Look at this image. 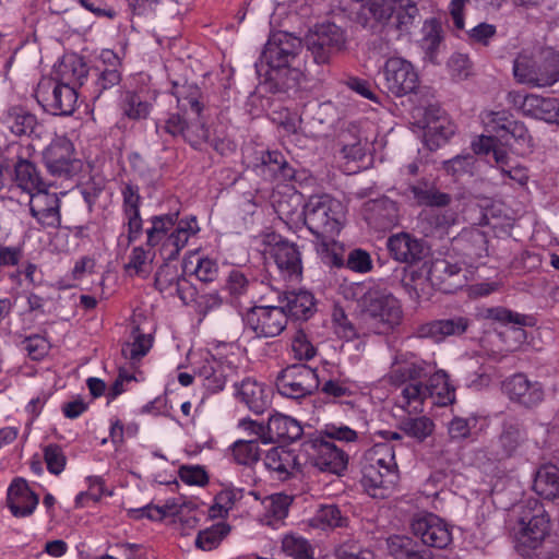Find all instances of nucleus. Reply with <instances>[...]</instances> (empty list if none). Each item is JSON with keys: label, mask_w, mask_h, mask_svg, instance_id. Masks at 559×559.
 <instances>
[{"label": "nucleus", "mask_w": 559, "mask_h": 559, "mask_svg": "<svg viewBox=\"0 0 559 559\" xmlns=\"http://www.w3.org/2000/svg\"><path fill=\"white\" fill-rule=\"evenodd\" d=\"M515 511L518 519L512 527L514 548L521 556L531 557L549 535V515L544 506L535 499L519 504Z\"/></svg>", "instance_id": "nucleus-1"}, {"label": "nucleus", "mask_w": 559, "mask_h": 559, "mask_svg": "<svg viewBox=\"0 0 559 559\" xmlns=\"http://www.w3.org/2000/svg\"><path fill=\"white\" fill-rule=\"evenodd\" d=\"M305 224L318 238L333 237L341 229L344 209L330 195L310 197L304 207Z\"/></svg>", "instance_id": "nucleus-2"}, {"label": "nucleus", "mask_w": 559, "mask_h": 559, "mask_svg": "<svg viewBox=\"0 0 559 559\" xmlns=\"http://www.w3.org/2000/svg\"><path fill=\"white\" fill-rule=\"evenodd\" d=\"M307 50L317 64H328L347 48L346 31L333 22L316 24L305 37Z\"/></svg>", "instance_id": "nucleus-3"}, {"label": "nucleus", "mask_w": 559, "mask_h": 559, "mask_svg": "<svg viewBox=\"0 0 559 559\" xmlns=\"http://www.w3.org/2000/svg\"><path fill=\"white\" fill-rule=\"evenodd\" d=\"M361 318L377 334H385L400 324L402 309L392 295L370 292L361 302Z\"/></svg>", "instance_id": "nucleus-4"}, {"label": "nucleus", "mask_w": 559, "mask_h": 559, "mask_svg": "<svg viewBox=\"0 0 559 559\" xmlns=\"http://www.w3.org/2000/svg\"><path fill=\"white\" fill-rule=\"evenodd\" d=\"M174 95L177 99L179 108L185 112H190L194 117H190L187 121L186 128L182 133V138L190 143L193 147L200 146L202 143L209 140V129L201 119V112L204 108L200 102L201 92L198 86L194 85H174Z\"/></svg>", "instance_id": "nucleus-5"}, {"label": "nucleus", "mask_w": 559, "mask_h": 559, "mask_svg": "<svg viewBox=\"0 0 559 559\" xmlns=\"http://www.w3.org/2000/svg\"><path fill=\"white\" fill-rule=\"evenodd\" d=\"M513 74L522 84L551 86L559 79V53L550 51L540 60L520 57L514 61Z\"/></svg>", "instance_id": "nucleus-6"}, {"label": "nucleus", "mask_w": 559, "mask_h": 559, "mask_svg": "<svg viewBox=\"0 0 559 559\" xmlns=\"http://www.w3.org/2000/svg\"><path fill=\"white\" fill-rule=\"evenodd\" d=\"M319 376L316 369L305 364L289 365L276 377L275 385L278 393L288 399H304L319 388Z\"/></svg>", "instance_id": "nucleus-7"}, {"label": "nucleus", "mask_w": 559, "mask_h": 559, "mask_svg": "<svg viewBox=\"0 0 559 559\" xmlns=\"http://www.w3.org/2000/svg\"><path fill=\"white\" fill-rule=\"evenodd\" d=\"M35 97L47 111L60 116L72 115L78 102L74 85L59 83L52 79H43L38 83Z\"/></svg>", "instance_id": "nucleus-8"}, {"label": "nucleus", "mask_w": 559, "mask_h": 559, "mask_svg": "<svg viewBox=\"0 0 559 559\" xmlns=\"http://www.w3.org/2000/svg\"><path fill=\"white\" fill-rule=\"evenodd\" d=\"M243 321L246 328L251 330L257 337H275L285 330L287 314L276 302L250 308Z\"/></svg>", "instance_id": "nucleus-9"}, {"label": "nucleus", "mask_w": 559, "mask_h": 559, "mask_svg": "<svg viewBox=\"0 0 559 559\" xmlns=\"http://www.w3.org/2000/svg\"><path fill=\"white\" fill-rule=\"evenodd\" d=\"M383 90L395 97H402L416 91L418 74L413 64L400 57L389 58L382 68Z\"/></svg>", "instance_id": "nucleus-10"}, {"label": "nucleus", "mask_w": 559, "mask_h": 559, "mask_svg": "<svg viewBox=\"0 0 559 559\" xmlns=\"http://www.w3.org/2000/svg\"><path fill=\"white\" fill-rule=\"evenodd\" d=\"M300 49V38L287 32L274 33L267 40L260 61L255 63L257 73L262 75L265 64H276L278 67V64L293 63Z\"/></svg>", "instance_id": "nucleus-11"}, {"label": "nucleus", "mask_w": 559, "mask_h": 559, "mask_svg": "<svg viewBox=\"0 0 559 559\" xmlns=\"http://www.w3.org/2000/svg\"><path fill=\"white\" fill-rule=\"evenodd\" d=\"M313 465L322 472L341 475L347 467L348 455L323 436L311 439L306 444Z\"/></svg>", "instance_id": "nucleus-12"}, {"label": "nucleus", "mask_w": 559, "mask_h": 559, "mask_svg": "<svg viewBox=\"0 0 559 559\" xmlns=\"http://www.w3.org/2000/svg\"><path fill=\"white\" fill-rule=\"evenodd\" d=\"M265 242L270 246L266 251L274 259L276 266L284 277L298 278L302 272L301 254L298 247L275 234H267Z\"/></svg>", "instance_id": "nucleus-13"}, {"label": "nucleus", "mask_w": 559, "mask_h": 559, "mask_svg": "<svg viewBox=\"0 0 559 559\" xmlns=\"http://www.w3.org/2000/svg\"><path fill=\"white\" fill-rule=\"evenodd\" d=\"M73 154V144L66 138H58L45 148L43 158L51 175L70 177L80 168V160Z\"/></svg>", "instance_id": "nucleus-14"}, {"label": "nucleus", "mask_w": 559, "mask_h": 559, "mask_svg": "<svg viewBox=\"0 0 559 559\" xmlns=\"http://www.w3.org/2000/svg\"><path fill=\"white\" fill-rule=\"evenodd\" d=\"M29 213L44 228L61 226L60 199L45 187L31 194Z\"/></svg>", "instance_id": "nucleus-15"}, {"label": "nucleus", "mask_w": 559, "mask_h": 559, "mask_svg": "<svg viewBox=\"0 0 559 559\" xmlns=\"http://www.w3.org/2000/svg\"><path fill=\"white\" fill-rule=\"evenodd\" d=\"M412 531L421 539L424 545L429 547L444 549L452 542L449 525L435 514H427L414 520Z\"/></svg>", "instance_id": "nucleus-16"}, {"label": "nucleus", "mask_w": 559, "mask_h": 559, "mask_svg": "<svg viewBox=\"0 0 559 559\" xmlns=\"http://www.w3.org/2000/svg\"><path fill=\"white\" fill-rule=\"evenodd\" d=\"M424 142L430 151H435L455 133V126L439 107L429 106L425 110Z\"/></svg>", "instance_id": "nucleus-17"}, {"label": "nucleus", "mask_w": 559, "mask_h": 559, "mask_svg": "<svg viewBox=\"0 0 559 559\" xmlns=\"http://www.w3.org/2000/svg\"><path fill=\"white\" fill-rule=\"evenodd\" d=\"M386 247L394 260L407 264H415L429 254V247L426 242L407 233L389 237Z\"/></svg>", "instance_id": "nucleus-18"}, {"label": "nucleus", "mask_w": 559, "mask_h": 559, "mask_svg": "<svg viewBox=\"0 0 559 559\" xmlns=\"http://www.w3.org/2000/svg\"><path fill=\"white\" fill-rule=\"evenodd\" d=\"M503 392L525 407H534L544 400V390L539 382H531L523 373H516L502 383Z\"/></svg>", "instance_id": "nucleus-19"}, {"label": "nucleus", "mask_w": 559, "mask_h": 559, "mask_svg": "<svg viewBox=\"0 0 559 559\" xmlns=\"http://www.w3.org/2000/svg\"><path fill=\"white\" fill-rule=\"evenodd\" d=\"M469 324L471 321L468 318L454 316L420 324L416 328L415 335L419 338H430L435 342H442L449 336L463 335Z\"/></svg>", "instance_id": "nucleus-20"}, {"label": "nucleus", "mask_w": 559, "mask_h": 559, "mask_svg": "<svg viewBox=\"0 0 559 559\" xmlns=\"http://www.w3.org/2000/svg\"><path fill=\"white\" fill-rule=\"evenodd\" d=\"M365 218L377 230H389L400 222L399 205L395 201L382 197L365 205Z\"/></svg>", "instance_id": "nucleus-21"}, {"label": "nucleus", "mask_w": 559, "mask_h": 559, "mask_svg": "<svg viewBox=\"0 0 559 559\" xmlns=\"http://www.w3.org/2000/svg\"><path fill=\"white\" fill-rule=\"evenodd\" d=\"M361 484L367 492L377 498L385 497L399 481V471L379 467L373 464H362Z\"/></svg>", "instance_id": "nucleus-22"}, {"label": "nucleus", "mask_w": 559, "mask_h": 559, "mask_svg": "<svg viewBox=\"0 0 559 559\" xmlns=\"http://www.w3.org/2000/svg\"><path fill=\"white\" fill-rule=\"evenodd\" d=\"M301 73L293 63L287 66L265 64L261 78H264L265 90L269 93H287L290 90H296L299 83Z\"/></svg>", "instance_id": "nucleus-23"}, {"label": "nucleus", "mask_w": 559, "mask_h": 559, "mask_svg": "<svg viewBox=\"0 0 559 559\" xmlns=\"http://www.w3.org/2000/svg\"><path fill=\"white\" fill-rule=\"evenodd\" d=\"M277 305L283 307L287 319L306 321L316 311L314 297L307 290L277 293Z\"/></svg>", "instance_id": "nucleus-24"}, {"label": "nucleus", "mask_w": 559, "mask_h": 559, "mask_svg": "<svg viewBox=\"0 0 559 559\" xmlns=\"http://www.w3.org/2000/svg\"><path fill=\"white\" fill-rule=\"evenodd\" d=\"M38 496L34 493L25 479H14L7 495V506L15 518L31 515L38 504Z\"/></svg>", "instance_id": "nucleus-25"}, {"label": "nucleus", "mask_w": 559, "mask_h": 559, "mask_svg": "<svg viewBox=\"0 0 559 559\" xmlns=\"http://www.w3.org/2000/svg\"><path fill=\"white\" fill-rule=\"evenodd\" d=\"M462 267L445 259L432 261L427 280L430 284L443 293H453L462 283L459 281Z\"/></svg>", "instance_id": "nucleus-26"}, {"label": "nucleus", "mask_w": 559, "mask_h": 559, "mask_svg": "<svg viewBox=\"0 0 559 559\" xmlns=\"http://www.w3.org/2000/svg\"><path fill=\"white\" fill-rule=\"evenodd\" d=\"M265 467L276 475L280 480H286L295 473L300 472L298 455L284 447H274L264 457Z\"/></svg>", "instance_id": "nucleus-27"}, {"label": "nucleus", "mask_w": 559, "mask_h": 559, "mask_svg": "<svg viewBox=\"0 0 559 559\" xmlns=\"http://www.w3.org/2000/svg\"><path fill=\"white\" fill-rule=\"evenodd\" d=\"M526 440L527 433L523 424L516 420L504 421L498 438L497 459L503 460L516 455Z\"/></svg>", "instance_id": "nucleus-28"}, {"label": "nucleus", "mask_w": 559, "mask_h": 559, "mask_svg": "<svg viewBox=\"0 0 559 559\" xmlns=\"http://www.w3.org/2000/svg\"><path fill=\"white\" fill-rule=\"evenodd\" d=\"M257 169L264 179L287 181L295 178V169L278 151L262 153Z\"/></svg>", "instance_id": "nucleus-29"}, {"label": "nucleus", "mask_w": 559, "mask_h": 559, "mask_svg": "<svg viewBox=\"0 0 559 559\" xmlns=\"http://www.w3.org/2000/svg\"><path fill=\"white\" fill-rule=\"evenodd\" d=\"M302 436L300 424L286 415L276 414L269 418L266 442H293Z\"/></svg>", "instance_id": "nucleus-30"}, {"label": "nucleus", "mask_w": 559, "mask_h": 559, "mask_svg": "<svg viewBox=\"0 0 559 559\" xmlns=\"http://www.w3.org/2000/svg\"><path fill=\"white\" fill-rule=\"evenodd\" d=\"M19 188L29 192L37 191L45 187L36 166L26 158H23L15 151L13 153L12 179Z\"/></svg>", "instance_id": "nucleus-31"}, {"label": "nucleus", "mask_w": 559, "mask_h": 559, "mask_svg": "<svg viewBox=\"0 0 559 559\" xmlns=\"http://www.w3.org/2000/svg\"><path fill=\"white\" fill-rule=\"evenodd\" d=\"M121 193L123 197V212L128 218V238L129 241H134L142 233V218L140 216L141 197L139 188L127 183Z\"/></svg>", "instance_id": "nucleus-32"}, {"label": "nucleus", "mask_w": 559, "mask_h": 559, "mask_svg": "<svg viewBox=\"0 0 559 559\" xmlns=\"http://www.w3.org/2000/svg\"><path fill=\"white\" fill-rule=\"evenodd\" d=\"M521 109L525 116L546 122H555L559 116V100L555 97L531 94L523 98Z\"/></svg>", "instance_id": "nucleus-33"}, {"label": "nucleus", "mask_w": 559, "mask_h": 559, "mask_svg": "<svg viewBox=\"0 0 559 559\" xmlns=\"http://www.w3.org/2000/svg\"><path fill=\"white\" fill-rule=\"evenodd\" d=\"M431 372V367L426 362H404L394 365L388 373V382L395 386L408 383L423 382Z\"/></svg>", "instance_id": "nucleus-34"}, {"label": "nucleus", "mask_w": 559, "mask_h": 559, "mask_svg": "<svg viewBox=\"0 0 559 559\" xmlns=\"http://www.w3.org/2000/svg\"><path fill=\"white\" fill-rule=\"evenodd\" d=\"M389 554L394 559H432L431 551L405 535H393L386 539Z\"/></svg>", "instance_id": "nucleus-35"}, {"label": "nucleus", "mask_w": 559, "mask_h": 559, "mask_svg": "<svg viewBox=\"0 0 559 559\" xmlns=\"http://www.w3.org/2000/svg\"><path fill=\"white\" fill-rule=\"evenodd\" d=\"M413 200L419 206H448L452 197L448 193L441 192L435 183L428 180H419L408 187Z\"/></svg>", "instance_id": "nucleus-36"}, {"label": "nucleus", "mask_w": 559, "mask_h": 559, "mask_svg": "<svg viewBox=\"0 0 559 559\" xmlns=\"http://www.w3.org/2000/svg\"><path fill=\"white\" fill-rule=\"evenodd\" d=\"M198 230L199 228L194 217L190 221H179L177 227L163 243V251L166 254L165 259L168 261L177 259L190 236L197 234Z\"/></svg>", "instance_id": "nucleus-37"}, {"label": "nucleus", "mask_w": 559, "mask_h": 559, "mask_svg": "<svg viewBox=\"0 0 559 559\" xmlns=\"http://www.w3.org/2000/svg\"><path fill=\"white\" fill-rule=\"evenodd\" d=\"M238 395L247 407L255 413L262 414L271 404L270 395L263 384L252 379H246L238 389Z\"/></svg>", "instance_id": "nucleus-38"}, {"label": "nucleus", "mask_w": 559, "mask_h": 559, "mask_svg": "<svg viewBox=\"0 0 559 559\" xmlns=\"http://www.w3.org/2000/svg\"><path fill=\"white\" fill-rule=\"evenodd\" d=\"M533 489L545 499L559 498V468L555 465H544L538 468L533 481Z\"/></svg>", "instance_id": "nucleus-39"}, {"label": "nucleus", "mask_w": 559, "mask_h": 559, "mask_svg": "<svg viewBox=\"0 0 559 559\" xmlns=\"http://www.w3.org/2000/svg\"><path fill=\"white\" fill-rule=\"evenodd\" d=\"M340 154L347 162L362 160L366 156L367 141L362 143L356 129H348L338 136Z\"/></svg>", "instance_id": "nucleus-40"}, {"label": "nucleus", "mask_w": 559, "mask_h": 559, "mask_svg": "<svg viewBox=\"0 0 559 559\" xmlns=\"http://www.w3.org/2000/svg\"><path fill=\"white\" fill-rule=\"evenodd\" d=\"M427 382L424 383L429 390V397L437 395L438 403L441 405H447L453 403L455 400L454 388L449 383V376L445 371L439 370L427 377Z\"/></svg>", "instance_id": "nucleus-41"}, {"label": "nucleus", "mask_w": 559, "mask_h": 559, "mask_svg": "<svg viewBox=\"0 0 559 559\" xmlns=\"http://www.w3.org/2000/svg\"><path fill=\"white\" fill-rule=\"evenodd\" d=\"M4 123L13 134L22 136L34 132L37 119L35 115L23 108H12L8 111Z\"/></svg>", "instance_id": "nucleus-42"}, {"label": "nucleus", "mask_w": 559, "mask_h": 559, "mask_svg": "<svg viewBox=\"0 0 559 559\" xmlns=\"http://www.w3.org/2000/svg\"><path fill=\"white\" fill-rule=\"evenodd\" d=\"M404 385L401 400L397 402L399 406L408 414L421 412L425 400L429 397V390L423 382Z\"/></svg>", "instance_id": "nucleus-43"}, {"label": "nucleus", "mask_w": 559, "mask_h": 559, "mask_svg": "<svg viewBox=\"0 0 559 559\" xmlns=\"http://www.w3.org/2000/svg\"><path fill=\"white\" fill-rule=\"evenodd\" d=\"M399 429L406 436L423 442L432 435L435 430L433 421L427 416L404 417L399 421Z\"/></svg>", "instance_id": "nucleus-44"}, {"label": "nucleus", "mask_w": 559, "mask_h": 559, "mask_svg": "<svg viewBox=\"0 0 559 559\" xmlns=\"http://www.w3.org/2000/svg\"><path fill=\"white\" fill-rule=\"evenodd\" d=\"M132 337V342L122 345L121 354L124 358L136 361L148 353L153 344V337L151 334L142 333L139 326L133 329Z\"/></svg>", "instance_id": "nucleus-45"}, {"label": "nucleus", "mask_w": 559, "mask_h": 559, "mask_svg": "<svg viewBox=\"0 0 559 559\" xmlns=\"http://www.w3.org/2000/svg\"><path fill=\"white\" fill-rule=\"evenodd\" d=\"M348 519L344 516L335 504L321 506L312 519L313 526L325 528L344 527Z\"/></svg>", "instance_id": "nucleus-46"}, {"label": "nucleus", "mask_w": 559, "mask_h": 559, "mask_svg": "<svg viewBox=\"0 0 559 559\" xmlns=\"http://www.w3.org/2000/svg\"><path fill=\"white\" fill-rule=\"evenodd\" d=\"M178 212L169 213L158 216H153L151 219L152 227L147 229V245L155 247L158 245L169 230L174 228L178 221Z\"/></svg>", "instance_id": "nucleus-47"}, {"label": "nucleus", "mask_w": 559, "mask_h": 559, "mask_svg": "<svg viewBox=\"0 0 559 559\" xmlns=\"http://www.w3.org/2000/svg\"><path fill=\"white\" fill-rule=\"evenodd\" d=\"M230 526L225 522H219L209 528L200 531L195 546L202 550H212L229 534Z\"/></svg>", "instance_id": "nucleus-48"}, {"label": "nucleus", "mask_w": 559, "mask_h": 559, "mask_svg": "<svg viewBox=\"0 0 559 559\" xmlns=\"http://www.w3.org/2000/svg\"><path fill=\"white\" fill-rule=\"evenodd\" d=\"M233 455L235 461L240 465L251 466L260 460L259 441L254 440H238L233 447Z\"/></svg>", "instance_id": "nucleus-49"}, {"label": "nucleus", "mask_w": 559, "mask_h": 559, "mask_svg": "<svg viewBox=\"0 0 559 559\" xmlns=\"http://www.w3.org/2000/svg\"><path fill=\"white\" fill-rule=\"evenodd\" d=\"M282 550L294 559H313L312 546L301 536L293 534L284 536Z\"/></svg>", "instance_id": "nucleus-50"}, {"label": "nucleus", "mask_w": 559, "mask_h": 559, "mask_svg": "<svg viewBox=\"0 0 559 559\" xmlns=\"http://www.w3.org/2000/svg\"><path fill=\"white\" fill-rule=\"evenodd\" d=\"M364 464L397 469L393 447L389 443L376 444L366 455Z\"/></svg>", "instance_id": "nucleus-51"}, {"label": "nucleus", "mask_w": 559, "mask_h": 559, "mask_svg": "<svg viewBox=\"0 0 559 559\" xmlns=\"http://www.w3.org/2000/svg\"><path fill=\"white\" fill-rule=\"evenodd\" d=\"M123 114L133 120L144 119L150 112V104L134 92H127L122 99Z\"/></svg>", "instance_id": "nucleus-52"}, {"label": "nucleus", "mask_w": 559, "mask_h": 559, "mask_svg": "<svg viewBox=\"0 0 559 559\" xmlns=\"http://www.w3.org/2000/svg\"><path fill=\"white\" fill-rule=\"evenodd\" d=\"M321 241L318 243V252L321 255L323 263L330 266L341 267L345 265L343 258V249L331 238V241L326 238H320Z\"/></svg>", "instance_id": "nucleus-53"}, {"label": "nucleus", "mask_w": 559, "mask_h": 559, "mask_svg": "<svg viewBox=\"0 0 559 559\" xmlns=\"http://www.w3.org/2000/svg\"><path fill=\"white\" fill-rule=\"evenodd\" d=\"M442 40L441 22L436 19H429L423 25V45L429 51L433 52Z\"/></svg>", "instance_id": "nucleus-54"}, {"label": "nucleus", "mask_w": 559, "mask_h": 559, "mask_svg": "<svg viewBox=\"0 0 559 559\" xmlns=\"http://www.w3.org/2000/svg\"><path fill=\"white\" fill-rule=\"evenodd\" d=\"M292 502L293 498L290 496L275 493L264 500V506L270 515L275 520H282L287 515Z\"/></svg>", "instance_id": "nucleus-55"}, {"label": "nucleus", "mask_w": 559, "mask_h": 559, "mask_svg": "<svg viewBox=\"0 0 559 559\" xmlns=\"http://www.w3.org/2000/svg\"><path fill=\"white\" fill-rule=\"evenodd\" d=\"M19 150L20 146L15 144L0 148V190L12 179L13 153Z\"/></svg>", "instance_id": "nucleus-56"}, {"label": "nucleus", "mask_w": 559, "mask_h": 559, "mask_svg": "<svg viewBox=\"0 0 559 559\" xmlns=\"http://www.w3.org/2000/svg\"><path fill=\"white\" fill-rule=\"evenodd\" d=\"M44 459L47 469L55 475H59L66 466V455L58 444H49L44 449Z\"/></svg>", "instance_id": "nucleus-57"}, {"label": "nucleus", "mask_w": 559, "mask_h": 559, "mask_svg": "<svg viewBox=\"0 0 559 559\" xmlns=\"http://www.w3.org/2000/svg\"><path fill=\"white\" fill-rule=\"evenodd\" d=\"M239 492L235 490H222L215 497V503L210 509V515L212 518L225 516L228 511L233 508L234 503L239 499Z\"/></svg>", "instance_id": "nucleus-58"}, {"label": "nucleus", "mask_w": 559, "mask_h": 559, "mask_svg": "<svg viewBox=\"0 0 559 559\" xmlns=\"http://www.w3.org/2000/svg\"><path fill=\"white\" fill-rule=\"evenodd\" d=\"M507 123L508 124L502 126L506 134V139L503 140L508 142L509 136H511L519 145L530 148L532 146V136L530 135L525 124L518 120Z\"/></svg>", "instance_id": "nucleus-59"}, {"label": "nucleus", "mask_w": 559, "mask_h": 559, "mask_svg": "<svg viewBox=\"0 0 559 559\" xmlns=\"http://www.w3.org/2000/svg\"><path fill=\"white\" fill-rule=\"evenodd\" d=\"M345 265L358 273H367L372 269L370 254L362 249H354L348 253Z\"/></svg>", "instance_id": "nucleus-60"}, {"label": "nucleus", "mask_w": 559, "mask_h": 559, "mask_svg": "<svg viewBox=\"0 0 559 559\" xmlns=\"http://www.w3.org/2000/svg\"><path fill=\"white\" fill-rule=\"evenodd\" d=\"M292 349L295 358L299 360H310L316 354V347L309 342L302 331H298L293 340Z\"/></svg>", "instance_id": "nucleus-61"}, {"label": "nucleus", "mask_w": 559, "mask_h": 559, "mask_svg": "<svg viewBox=\"0 0 559 559\" xmlns=\"http://www.w3.org/2000/svg\"><path fill=\"white\" fill-rule=\"evenodd\" d=\"M496 26L488 23H479L467 32L468 40L472 44L488 46L490 40L496 36Z\"/></svg>", "instance_id": "nucleus-62"}, {"label": "nucleus", "mask_w": 559, "mask_h": 559, "mask_svg": "<svg viewBox=\"0 0 559 559\" xmlns=\"http://www.w3.org/2000/svg\"><path fill=\"white\" fill-rule=\"evenodd\" d=\"M475 163V157L472 154L457 155L443 163V168L448 174L459 176L468 173Z\"/></svg>", "instance_id": "nucleus-63"}, {"label": "nucleus", "mask_w": 559, "mask_h": 559, "mask_svg": "<svg viewBox=\"0 0 559 559\" xmlns=\"http://www.w3.org/2000/svg\"><path fill=\"white\" fill-rule=\"evenodd\" d=\"M336 559H374L371 550L359 549L355 545L343 544L335 549Z\"/></svg>", "instance_id": "nucleus-64"}]
</instances>
